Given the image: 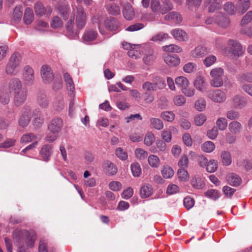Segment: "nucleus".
Instances as JSON below:
<instances>
[{
	"mask_svg": "<svg viewBox=\"0 0 252 252\" xmlns=\"http://www.w3.org/2000/svg\"><path fill=\"white\" fill-rule=\"evenodd\" d=\"M239 9H237V12L242 14L246 11L250 7V0H239Z\"/></svg>",
	"mask_w": 252,
	"mask_h": 252,
	"instance_id": "obj_32",
	"label": "nucleus"
},
{
	"mask_svg": "<svg viewBox=\"0 0 252 252\" xmlns=\"http://www.w3.org/2000/svg\"><path fill=\"white\" fill-rule=\"evenodd\" d=\"M21 55L18 53L13 54L10 57L5 68V72L10 75H16L19 72V65L21 61Z\"/></svg>",
	"mask_w": 252,
	"mask_h": 252,
	"instance_id": "obj_2",
	"label": "nucleus"
},
{
	"mask_svg": "<svg viewBox=\"0 0 252 252\" xmlns=\"http://www.w3.org/2000/svg\"><path fill=\"white\" fill-rule=\"evenodd\" d=\"M171 34L178 41H187L189 40L187 33L181 29L177 28L172 30L171 31Z\"/></svg>",
	"mask_w": 252,
	"mask_h": 252,
	"instance_id": "obj_11",
	"label": "nucleus"
},
{
	"mask_svg": "<svg viewBox=\"0 0 252 252\" xmlns=\"http://www.w3.org/2000/svg\"><path fill=\"white\" fill-rule=\"evenodd\" d=\"M178 178L181 181L187 182L189 180V176L186 169L180 168L178 170Z\"/></svg>",
	"mask_w": 252,
	"mask_h": 252,
	"instance_id": "obj_41",
	"label": "nucleus"
},
{
	"mask_svg": "<svg viewBox=\"0 0 252 252\" xmlns=\"http://www.w3.org/2000/svg\"><path fill=\"white\" fill-rule=\"evenodd\" d=\"M63 126L61 119L56 118L53 119L48 126V130L52 133L59 134Z\"/></svg>",
	"mask_w": 252,
	"mask_h": 252,
	"instance_id": "obj_8",
	"label": "nucleus"
},
{
	"mask_svg": "<svg viewBox=\"0 0 252 252\" xmlns=\"http://www.w3.org/2000/svg\"><path fill=\"white\" fill-rule=\"evenodd\" d=\"M207 96L216 103H222L226 98L225 93L221 90H213L208 92Z\"/></svg>",
	"mask_w": 252,
	"mask_h": 252,
	"instance_id": "obj_6",
	"label": "nucleus"
},
{
	"mask_svg": "<svg viewBox=\"0 0 252 252\" xmlns=\"http://www.w3.org/2000/svg\"><path fill=\"white\" fill-rule=\"evenodd\" d=\"M155 141V136L152 132H149L146 134L144 138V144L146 145L150 146L152 145Z\"/></svg>",
	"mask_w": 252,
	"mask_h": 252,
	"instance_id": "obj_52",
	"label": "nucleus"
},
{
	"mask_svg": "<svg viewBox=\"0 0 252 252\" xmlns=\"http://www.w3.org/2000/svg\"><path fill=\"white\" fill-rule=\"evenodd\" d=\"M206 120V118L205 116L202 114H200L194 117V122L196 126H201L204 124Z\"/></svg>",
	"mask_w": 252,
	"mask_h": 252,
	"instance_id": "obj_61",
	"label": "nucleus"
},
{
	"mask_svg": "<svg viewBox=\"0 0 252 252\" xmlns=\"http://www.w3.org/2000/svg\"><path fill=\"white\" fill-rule=\"evenodd\" d=\"M173 102L177 106H182L186 103V100L183 95H177L174 97Z\"/></svg>",
	"mask_w": 252,
	"mask_h": 252,
	"instance_id": "obj_63",
	"label": "nucleus"
},
{
	"mask_svg": "<svg viewBox=\"0 0 252 252\" xmlns=\"http://www.w3.org/2000/svg\"><path fill=\"white\" fill-rule=\"evenodd\" d=\"M156 59V56L153 51L146 54L143 58L144 63L147 65H152Z\"/></svg>",
	"mask_w": 252,
	"mask_h": 252,
	"instance_id": "obj_35",
	"label": "nucleus"
},
{
	"mask_svg": "<svg viewBox=\"0 0 252 252\" xmlns=\"http://www.w3.org/2000/svg\"><path fill=\"white\" fill-rule=\"evenodd\" d=\"M178 166L180 168L186 169L188 167L189 159L185 155H183L180 158L178 163Z\"/></svg>",
	"mask_w": 252,
	"mask_h": 252,
	"instance_id": "obj_56",
	"label": "nucleus"
},
{
	"mask_svg": "<svg viewBox=\"0 0 252 252\" xmlns=\"http://www.w3.org/2000/svg\"><path fill=\"white\" fill-rule=\"evenodd\" d=\"M161 174L164 178L170 179L173 176L174 171L171 167L164 166L161 170Z\"/></svg>",
	"mask_w": 252,
	"mask_h": 252,
	"instance_id": "obj_36",
	"label": "nucleus"
},
{
	"mask_svg": "<svg viewBox=\"0 0 252 252\" xmlns=\"http://www.w3.org/2000/svg\"><path fill=\"white\" fill-rule=\"evenodd\" d=\"M50 25L53 28L57 29L63 26V22L59 17L55 16L52 19Z\"/></svg>",
	"mask_w": 252,
	"mask_h": 252,
	"instance_id": "obj_51",
	"label": "nucleus"
},
{
	"mask_svg": "<svg viewBox=\"0 0 252 252\" xmlns=\"http://www.w3.org/2000/svg\"><path fill=\"white\" fill-rule=\"evenodd\" d=\"M216 125L220 130H224L227 126V120L224 118H220L217 120Z\"/></svg>",
	"mask_w": 252,
	"mask_h": 252,
	"instance_id": "obj_59",
	"label": "nucleus"
},
{
	"mask_svg": "<svg viewBox=\"0 0 252 252\" xmlns=\"http://www.w3.org/2000/svg\"><path fill=\"white\" fill-rule=\"evenodd\" d=\"M217 61V57L213 55L207 56L203 61L204 65L209 67L213 65Z\"/></svg>",
	"mask_w": 252,
	"mask_h": 252,
	"instance_id": "obj_40",
	"label": "nucleus"
},
{
	"mask_svg": "<svg viewBox=\"0 0 252 252\" xmlns=\"http://www.w3.org/2000/svg\"><path fill=\"white\" fill-rule=\"evenodd\" d=\"M142 89L146 92H154L157 91L154 82L146 81L142 85Z\"/></svg>",
	"mask_w": 252,
	"mask_h": 252,
	"instance_id": "obj_48",
	"label": "nucleus"
},
{
	"mask_svg": "<svg viewBox=\"0 0 252 252\" xmlns=\"http://www.w3.org/2000/svg\"><path fill=\"white\" fill-rule=\"evenodd\" d=\"M221 158L224 165H229L231 163V158L230 154L226 151L221 153Z\"/></svg>",
	"mask_w": 252,
	"mask_h": 252,
	"instance_id": "obj_50",
	"label": "nucleus"
},
{
	"mask_svg": "<svg viewBox=\"0 0 252 252\" xmlns=\"http://www.w3.org/2000/svg\"><path fill=\"white\" fill-rule=\"evenodd\" d=\"M162 48L165 52H168L180 53L182 51L180 47L175 44L164 46Z\"/></svg>",
	"mask_w": 252,
	"mask_h": 252,
	"instance_id": "obj_45",
	"label": "nucleus"
},
{
	"mask_svg": "<svg viewBox=\"0 0 252 252\" xmlns=\"http://www.w3.org/2000/svg\"><path fill=\"white\" fill-rule=\"evenodd\" d=\"M206 168L209 173L215 172L218 168V161L215 159H211L208 162Z\"/></svg>",
	"mask_w": 252,
	"mask_h": 252,
	"instance_id": "obj_37",
	"label": "nucleus"
},
{
	"mask_svg": "<svg viewBox=\"0 0 252 252\" xmlns=\"http://www.w3.org/2000/svg\"><path fill=\"white\" fill-rule=\"evenodd\" d=\"M24 89L22 83L19 78H13L10 80L8 83V90L13 94Z\"/></svg>",
	"mask_w": 252,
	"mask_h": 252,
	"instance_id": "obj_9",
	"label": "nucleus"
},
{
	"mask_svg": "<svg viewBox=\"0 0 252 252\" xmlns=\"http://www.w3.org/2000/svg\"><path fill=\"white\" fill-rule=\"evenodd\" d=\"M216 23L220 26L226 28L230 23L229 19L223 13H219L216 16Z\"/></svg>",
	"mask_w": 252,
	"mask_h": 252,
	"instance_id": "obj_24",
	"label": "nucleus"
},
{
	"mask_svg": "<svg viewBox=\"0 0 252 252\" xmlns=\"http://www.w3.org/2000/svg\"><path fill=\"white\" fill-rule=\"evenodd\" d=\"M223 8L229 14L233 15L235 13V6L231 2H227L224 4Z\"/></svg>",
	"mask_w": 252,
	"mask_h": 252,
	"instance_id": "obj_60",
	"label": "nucleus"
},
{
	"mask_svg": "<svg viewBox=\"0 0 252 252\" xmlns=\"http://www.w3.org/2000/svg\"><path fill=\"white\" fill-rule=\"evenodd\" d=\"M97 36V33L93 29L86 30L83 35L82 38L84 42L88 43L94 41Z\"/></svg>",
	"mask_w": 252,
	"mask_h": 252,
	"instance_id": "obj_19",
	"label": "nucleus"
},
{
	"mask_svg": "<svg viewBox=\"0 0 252 252\" xmlns=\"http://www.w3.org/2000/svg\"><path fill=\"white\" fill-rule=\"evenodd\" d=\"M194 87L198 91L204 92L206 90L207 83L202 76H197L193 83Z\"/></svg>",
	"mask_w": 252,
	"mask_h": 252,
	"instance_id": "obj_21",
	"label": "nucleus"
},
{
	"mask_svg": "<svg viewBox=\"0 0 252 252\" xmlns=\"http://www.w3.org/2000/svg\"><path fill=\"white\" fill-rule=\"evenodd\" d=\"M102 168L105 173L109 175H114L118 171L117 166L109 160L105 161L103 163Z\"/></svg>",
	"mask_w": 252,
	"mask_h": 252,
	"instance_id": "obj_16",
	"label": "nucleus"
},
{
	"mask_svg": "<svg viewBox=\"0 0 252 252\" xmlns=\"http://www.w3.org/2000/svg\"><path fill=\"white\" fill-rule=\"evenodd\" d=\"M153 82L155 84L156 89L162 90L165 87V83L164 80L161 77L156 76L153 79Z\"/></svg>",
	"mask_w": 252,
	"mask_h": 252,
	"instance_id": "obj_39",
	"label": "nucleus"
},
{
	"mask_svg": "<svg viewBox=\"0 0 252 252\" xmlns=\"http://www.w3.org/2000/svg\"><path fill=\"white\" fill-rule=\"evenodd\" d=\"M63 78L67 90L73 93L75 90V86L71 77L68 73H65L63 75Z\"/></svg>",
	"mask_w": 252,
	"mask_h": 252,
	"instance_id": "obj_25",
	"label": "nucleus"
},
{
	"mask_svg": "<svg viewBox=\"0 0 252 252\" xmlns=\"http://www.w3.org/2000/svg\"><path fill=\"white\" fill-rule=\"evenodd\" d=\"M228 47L227 48L225 52L226 54L231 57H234L236 52V43L234 40H229L228 41Z\"/></svg>",
	"mask_w": 252,
	"mask_h": 252,
	"instance_id": "obj_28",
	"label": "nucleus"
},
{
	"mask_svg": "<svg viewBox=\"0 0 252 252\" xmlns=\"http://www.w3.org/2000/svg\"><path fill=\"white\" fill-rule=\"evenodd\" d=\"M170 38L168 34L160 32L154 35L151 39V40L154 42L163 41Z\"/></svg>",
	"mask_w": 252,
	"mask_h": 252,
	"instance_id": "obj_42",
	"label": "nucleus"
},
{
	"mask_svg": "<svg viewBox=\"0 0 252 252\" xmlns=\"http://www.w3.org/2000/svg\"><path fill=\"white\" fill-rule=\"evenodd\" d=\"M37 102L42 108H46L48 106L49 100L46 95L43 94H40L37 97Z\"/></svg>",
	"mask_w": 252,
	"mask_h": 252,
	"instance_id": "obj_31",
	"label": "nucleus"
},
{
	"mask_svg": "<svg viewBox=\"0 0 252 252\" xmlns=\"http://www.w3.org/2000/svg\"><path fill=\"white\" fill-rule=\"evenodd\" d=\"M131 172L134 177H139L141 174V168L139 163L137 162L132 163L130 166Z\"/></svg>",
	"mask_w": 252,
	"mask_h": 252,
	"instance_id": "obj_38",
	"label": "nucleus"
},
{
	"mask_svg": "<svg viewBox=\"0 0 252 252\" xmlns=\"http://www.w3.org/2000/svg\"><path fill=\"white\" fill-rule=\"evenodd\" d=\"M148 162L150 166L153 168H158L160 164L159 158L155 155H151L148 157Z\"/></svg>",
	"mask_w": 252,
	"mask_h": 252,
	"instance_id": "obj_30",
	"label": "nucleus"
},
{
	"mask_svg": "<svg viewBox=\"0 0 252 252\" xmlns=\"http://www.w3.org/2000/svg\"><path fill=\"white\" fill-rule=\"evenodd\" d=\"M31 111L27 109L23 112L19 120V124L22 127L27 126L31 120Z\"/></svg>",
	"mask_w": 252,
	"mask_h": 252,
	"instance_id": "obj_18",
	"label": "nucleus"
},
{
	"mask_svg": "<svg viewBox=\"0 0 252 252\" xmlns=\"http://www.w3.org/2000/svg\"><path fill=\"white\" fill-rule=\"evenodd\" d=\"M151 126L158 130L162 129L164 127L163 122L157 118H151L150 119Z\"/></svg>",
	"mask_w": 252,
	"mask_h": 252,
	"instance_id": "obj_29",
	"label": "nucleus"
},
{
	"mask_svg": "<svg viewBox=\"0 0 252 252\" xmlns=\"http://www.w3.org/2000/svg\"><path fill=\"white\" fill-rule=\"evenodd\" d=\"M108 12L112 15H117L120 13V8L116 3H112L107 6Z\"/></svg>",
	"mask_w": 252,
	"mask_h": 252,
	"instance_id": "obj_44",
	"label": "nucleus"
},
{
	"mask_svg": "<svg viewBox=\"0 0 252 252\" xmlns=\"http://www.w3.org/2000/svg\"><path fill=\"white\" fill-rule=\"evenodd\" d=\"M54 107L57 111H60L63 108L64 102L62 97H59L54 101Z\"/></svg>",
	"mask_w": 252,
	"mask_h": 252,
	"instance_id": "obj_62",
	"label": "nucleus"
},
{
	"mask_svg": "<svg viewBox=\"0 0 252 252\" xmlns=\"http://www.w3.org/2000/svg\"><path fill=\"white\" fill-rule=\"evenodd\" d=\"M156 144L159 152H166L167 151L166 143L160 139L157 140Z\"/></svg>",
	"mask_w": 252,
	"mask_h": 252,
	"instance_id": "obj_64",
	"label": "nucleus"
},
{
	"mask_svg": "<svg viewBox=\"0 0 252 252\" xmlns=\"http://www.w3.org/2000/svg\"><path fill=\"white\" fill-rule=\"evenodd\" d=\"M33 19L34 15L32 9L30 7L26 8L24 15V23L27 25L31 24Z\"/></svg>",
	"mask_w": 252,
	"mask_h": 252,
	"instance_id": "obj_27",
	"label": "nucleus"
},
{
	"mask_svg": "<svg viewBox=\"0 0 252 252\" xmlns=\"http://www.w3.org/2000/svg\"><path fill=\"white\" fill-rule=\"evenodd\" d=\"M175 83L176 85L181 88V90L185 87H188L189 85V81L188 79L184 76H180L176 78Z\"/></svg>",
	"mask_w": 252,
	"mask_h": 252,
	"instance_id": "obj_34",
	"label": "nucleus"
},
{
	"mask_svg": "<svg viewBox=\"0 0 252 252\" xmlns=\"http://www.w3.org/2000/svg\"><path fill=\"white\" fill-rule=\"evenodd\" d=\"M164 19L166 21H172L175 23H180L182 21V18L180 15L177 12L173 11L169 12L164 17Z\"/></svg>",
	"mask_w": 252,
	"mask_h": 252,
	"instance_id": "obj_22",
	"label": "nucleus"
},
{
	"mask_svg": "<svg viewBox=\"0 0 252 252\" xmlns=\"http://www.w3.org/2000/svg\"><path fill=\"white\" fill-rule=\"evenodd\" d=\"M122 12L124 18L127 20H131L134 17L135 12L129 3L124 5Z\"/></svg>",
	"mask_w": 252,
	"mask_h": 252,
	"instance_id": "obj_20",
	"label": "nucleus"
},
{
	"mask_svg": "<svg viewBox=\"0 0 252 252\" xmlns=\"http://www.w3.org/2000/svg\"><path fill=\"white\" fill-rule=\"evenodd\" d=\"M210 53V50L204 46L199 45L193 49L191 54L192 57L195 58H202Z\"/></svg>",
	"mask_w": 252,
	"mask_h": 252,
	"instance_id": "obj_15",
	"label": "nucleus"
},
{
	"mask_svg": "<svg viewBox=\"0 0 252 252\" xmlns=\"http://www.w3.org/2000/svg\"><path fill=\"white\" fill-rule=\"evenodd\" d=\"M74 17L70 19L66 24L65 29L66 30V34L69 38H73L77 36L78 34V31L77 30L74 29Z\"/></svg>",
	"mask_w": 252,
	"mask_h": 252,
	"instance_id": "obj_14",
	"label": "nucleus"
},
{
	"mask_svg": "<svg viewBox=\"0 0 252 252\" xmlns=\"http://www.w3.org/2000/svg\"><path fill=\"white\" fill-rule=\"evenodd\" d=\"M22 8L21 6H16L13 11V20L15 22H19L22 16Z\"/></svg>",
	"mask_w": 252,
	"mask_h": 252,
	"instance_id": "obj_49",
	"label": "nucleus"
},
{
	"mask_svg": "<svg viewBox=\"0 0 252 252\" xmlns=\"http://www.w3.org/2000/svg\"><path fill=\"white\" fill-rule=\"evenodd\" d=\"M197 65L193 63H189L185 64L183 67L184 71L188 73L196 71Z\"/></svg>",
	"mask_w": 252,
	"mask_h": 252,
	"instance_id": "obj_58",
	"label": "nucleus"
},
{
	"mask_svg": "<svg viewBox=\"0 0 252 252\" xmlns=\"http://www.w3.org/2000/svg\"><path fill=\"white\" fill-rule=\"evenodd\" d=\"M165 63L169 66L173 67L178 65L180 62V59L176 55H171L166 54L163 56Z\"/></svg>",
	"mask_w": 252,
	"mask_h": 252,
	"instance_id": "obj_17",
	"label": "nucleus"
},
{
	"mask_svg": "<svg viewBox=\"0 0 252 252\" xmlns=\"http://www.w3.org/2000/svg\"><path fill=\"white\" fill-rule=\"evenodd\" d=\"M173 5L169 0H162L160 14H165L172 10Z\"/></svg>",
	"mask_w": 252,
	"mask_h": 252,
	"instance_id": "obj_26",
	"label": "nucleus"
},
{
	"mask_svg": "<svg viewBox=\"0 0 252 252\" xmlns=\"http://www.w3.org/2000/svg\"><path fill=\"white\" fill-rule=\"evenodd\" d=\"M160 117L168 122H172L175 119V115L172 111H165L161 113Z\"/></svg>",
	"mask_w": 252,
	"mask_h": 252,
	"instance_id": "obj_33",
	"label": "nucleus"
},
{
	"mask_svg": "<svg viewBox=\"0 0 252 252\" xmlns=\"http://www.w3.org/2000/svg\"><path fill=\"white\" fill-rule=\"evenodd\" d=\"M41 76L44 83L51 82L53 80L54 76L51 67L46 65L42 66L41 68Z\"/></svg>",
	"mask_w": 252,
	"mask_h": 252,
	"instance_id": "obj_7",
	"label": "nucleus"
},
{
	"mask_svg": "<svg viewBox=\"0 0 252 252\" xmlns=\"http://www.w3.org/2000/svg\"><path fill=\"white\" fill-rule=\"evenodd\" d=\"M13 238L16 241L21 242L25 238L27 247L32 248L33 247L36 239V235L34 232H30L26 230H15L13 233Z\"/></svg>",
	"mask_w": 252,
	"mask_h": 252,
	"instance_id": "obj_1",
	"label": "nucleus"
},
{
	"mask_svg": "<svg viewBox=\"0 0 252 252\" xmlns=\"http://www.w3.org/2000/svg\"><path fill=\"white\" fill-rule=\"evenodd\" d=\"M53 146L52 145L45 144L43 145L39 152L42 159L44 161H48L53 153Z\"/></svg>",
	"mask_w": 252,
	"mask_h": 252,
	"instance_id": "obj_10",
	"label": "nucleus"
},
{
	"mask_svg": "<svg viewBox=\"0 0 252 252\" xmlns=\"http://www.w3.org/2000/svg\"><path fill=\"white\" fill-rule=\"evenodd\" d=\"M206 106V100L203 98H200L195 102L194 107L198 111H203Z\"/></svg>",
	"mask_w": 252,
	"mask_h": 252,
	"instance_id": "obj_43",
	"label": "nucleus"
},
{
	"mask_svg": "<svg viewBox=\"0 0 252 252\" xmlns=\"http://www.w3.org/2000/svg\"><path fill=\"white\" fill-rule=\"evenodd\" d=\"M134 153L136 158L139 160H144L148 156V152L141 148L136 149Z\"/></svg>",
	"mask_w": 252,
	"mask_h": 252,
	"instance_id": "obj_47",
	"label": "nucleus"
},
{
	"mask_svg": "<svg viewBox=\"0 0 252 252\" xmlns=\"http://www.w3.org/2000/svg\"><path fill=\"white\" fill-rule=\"evenodd\" d=\"M215 148V145L211 141H206L201 146L202 150L206 153H211L213 152Z\"/></svg>",
	"mask_w": 252,
	"mask_h": 252,
	"instance_id": "obj_46",
	"label": "nucleus"
},
{
	"mask_svg": "<svg viewBox=\"0 0 252 252\" xmlns=\"http://www.w3.org/2000/svg\"><path fill=\"white\" fill-rule=\"evenodd\" d=\"M211 77L210 85L215 88H219L223 85L224 69L222 67H217L211 69L210 72Z\"/></svg>",
	"mask_w": 252,
	"mask_h": 252,
	"instance_id": "obj_4",
	"label": "nucleus"
},
{
	"mask_svg": "<svg viewBox=\"0 0 252 252\" xmlns=\"http://www.w3.org/2000/svg\"><path fill=\"white\" fill-rule=\"evenodd\" d=\"M22 79L25 85L27 86L32 85L34 81V70L29 65L25 66L22 74Z\"/></svg>",
	"mask_w": 252,
	"mask_h": 252,
	"instance_id": "obj_5",
	"label": "nucleus"
},
{
	"mask_svg": "<svg viewBox=\"0 0 252 252\" xmlns=\"http://www.w3.org/2000/svg\"><path fill=\"white\" fill-rule=\"evenodd\" d=\"M117 157L122 160H125L127 158V154L122 148H117L115 150Z\"/></svg>",
	"mask_w": 252,
	"mask_h": 252,
	"instance_id": "obj_57",
	"label": "nucleus"
},
{
	"mask_svg": "<svg viewBox=\"0 0 252 252\" xmlns=\"http://www.w3.org/2000/svg\"><path fill=\"white\" fill-rule=\"evenodd\" d=\"M205 195L213 200H216L220 197L219 191L217 190L211 189L207 190L205 192Z\"/></svg>",
	"mask_w": 252,
	"mask_h": 252,
	"instance_id": "obj_53",
	"label": "nucleus"
},
{
	"mask_svg": "<svg viewBox=\"0 0 252 252\" xmlns=\"http://www.w3.org/2000/svg\"><path fill=\"white\" fill-rule=\"evenodd\" d=\"M37 137L36 135L32 133H28L24 134L21 138V142L27 143L32 142L36 139Z\"/></svg>",
	"mask_w": 252,
	"mask_h": 252,
	"instance_id": "obj_54",
	"label": "nucleus"
},
{
	"mask_svg": "<svg viewBox=\"0 0 252 252\" xmlns=\"http://www.w3.org/2000/svg\"><path fill=\"white\" fill-rule=\"evenodd\" d=\"M153 193V189L151 186L145 184L140 189V195L141 198H146L150 196Z\"/></svg>",
	"mask_w": 252,
	"mask_h": 252,
	"instance_id": "obj_23",
	"label": "nucleus"
},
{
	"mask_svg": "<svg viewBox=\"0 0 252 252\" xmlns=\"http://www.w3.org/2000/svg\"><path fill=\"white\" fill-rule=\"evenodd\" d=\"M34 9L35 14L38 16H42L46 13L50 15L52 11L50 7L45 8L41 2L38 1L35 4Z\"/></svg>",
	"mask_w": 252,
	"mask_h": 252,
	"instance_id": "obj_12",
	"label": "nucleus"
},
{
	"mask_svg": "<svg viewBox=\"0 0 252 252\" xmlns=\"http://www.w3.org/2000/svg\"><path fill=\"white\" fill-rule=\"evenodd\" d=\"M14 104L17 106H21L25 101L27 96V91L25 89L14 94Z\"/></svg>",
	"mask_w": 252,
	"mask_h": 252,
	"instance_id": "obj_13",
	"label": "nucleus"
},
{
	"mask_svg": "<svg viewBox=\"0 0 252 252\" xmlns=\"http://www.w3.org/2000/svg\"><path fill=\"white\" fill-rule=\"evenodd\" d=\"M72 13L75 17V23L77 29L79 30L82 29L86 25L87 21V14L81 6H77L73 8Z\"/></svg>",
	"mask_w": 252,
	"mask_h": 252,
	"instance_id": "obj_3",
	"label": "nucleus"
},
{
	"mask_svg": "<svg viewBox=\"0 0 252 252\" xmlns=\"http://www.w3.org/2000/svg\"><path fill=\"white\" fill-rule=\"evenodd\" d=\"M151 8L155 13H160L161 4L159 0H152L151 2Z\"/></svg>",
	"mask_w": 252,
	"mask_h": 252,
	"instance_id": "obj_55",
	"label": "nucleus"
}]
</instances>
